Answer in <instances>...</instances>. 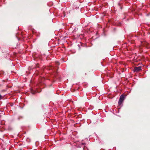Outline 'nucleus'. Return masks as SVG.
<instances>
[{
    "instance_id": "nucleus-1",
    "label": "nucleus",
    "mask_w": 150,
    "mask_h": 150,
    "mask_svg": "<svg viewBox=\"0 0 150 150\" xmlns=\"http://www.w3.org/2000/svg\"><path fill=\"white\" fill-rule=\"evenodd\" d=\"M125 96L123 95H121L120 97V99L118 102L119 105H120L125 99Z\"/></svg>"
},
{
    "instance_id": "nucleus-2",
    "label": "nucleus",
    "mask_w": 150,
    "mask_h": 150,
    "mask_svg": "<svg viewBox=\"0 0 150 150\" xmlns=\"http://www.w3.org/2000/svg\"><path fill=\"white\" fill-rule=\"evenodd\" d=\"M141 68L142 67L141 66H139L138 67H135L134 68L135 71L136 72H138L141 70Z\"/></svg>"
},
{
    "instance_id": "nucleus-3",
    "label": "nucleus",
    "mask_w": 150,
    "mask_h": 150,
    "mask_svg": "<svg viewBox=\"0 0 150 150\" xmlns=\"http://www.w3.org/2000/svg\"><path fill=\"white\" fill-rule=\"evenodd\" d=\"M2 96H1L0 95V99H1Z\"/></svg>"
}]
</instances>
